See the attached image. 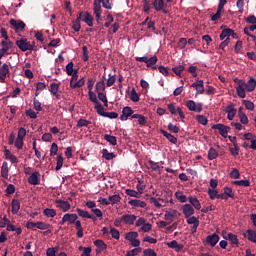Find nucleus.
I'll use <instances>...</instances> for the list:
<instances>
[{
	"label": "nucleus",
	"instance_id": "1",
	"mask_svg": "<svg viewBox=\"0 0 256 256\" xmlns=\"http://www.w3.org/2000/svg\"><path fill=\"white\" fill-rule=\"evenodd\" d=\"M17 47L20 49V51H33L35 48V42L31 44V42L27 41V38H21L20 40L16 41Z\"/></svg>",
	"mask_w": 256,
	"mask_h": 256
},
{
	"label": "nucleus",
	"instance_id": "2",
	"mask_svg": "<svg viewBox=\"0 0 256 256\" xmlns=\"http://www.w3.org/2000/svg\"><path fill=\"white\" fill-rule=\"evenodd\" d=\"M212 129H217L221 137H224V139H227V135L229 131H231V127L225 126V124H214Z\"/></svg>",
	"mask_w": 256,
	"mask_h": 256
},
{
	"label": "nucleus",
	"instance_id": "3",
	"mask_svg": "<svg viewBox=\"0 0 256 256\" xmlns=\"http://www.w3.org/2000/svg\"><path fill=\"white\" fill-rule=\"evenodd\" d=\"M239 83H241V85H243L245 87V89H246V91H248V93H251V91H255V87H256L255 78L251 77L247 83H245V81H243V80H240Z\"/></svg>",
	"mask_w": 256,
	"mask_h": 256
},
{
	"label": "nucleus",
	"instance_id": "4",
	"mask_svg": "<svg viewBox=\"0 0 256 256\" xmlns=\"http://www.w3.org/2000/svg\"><path fill=\"white\" fill-rule=\"evenodd\" d=\"M186 107L189 109V111H195L196 113H201V111H203V105L200 103L196 104L193 100L187 101Z\"/></svg>",
	"mask_w": 256,
	"mask_h": 256
},
{
	"label": "nucleus",
	"instance_id": "5",
	"mask_svg": "<svg viewBox=\"0 0 256 256\" xmlns=\"http://www.w3.org/2000/svg\"><path fill=\"white\" fill-rule=\"evenodd\" d=\"M224 112L228 113L227 119H229V121H233V119H235V115H237V109H235L234 104H230V105L226 106L224 108Z\"/></svg>",
	"mask_w": 256,
	"mask_h": 256
},
{
	"label": "nucleus",
	"instance_id": "6",
	"mask_svg": "<svg viewBox=\"0 0 256 256\" xmlns=\"http://www.w3.org/2000/svg\"><path fill=\"white\" fill-rule=\"evenodd\" d=\"M226 3L227 0H220L217 12L211 17V21H219V19H221V12L223 11V7H225Z\"/></svg>",
	"mask_w": 256,
	"mask_h": 256
},
{
	"label": "nucleus",
	"instance_id": "7",
	"mask_svg": "<svg viewBox=\"0 0 256 256\" xmlns=\"http://www.w3.org/2000/svg\"><path fill=\"white\" fill-rule=\"evenodd\" d=\"M77 219H79L77 214H65L60 222V225H65L67 222L70 223V225H73Z\"/></svg>",
	"mask_w": 256,
	"mask_h": 256
},
{
	"label": "nucleus",
	"instance_id": "8",
	"mask_svg": "<svg viewBox=\"0 0 256 256\" xmlns=\"http://www.w3.org/2000/svg\"><path fill=\"white\" fill-rule=\"evenodd\" d=\"M229 141H231V143H233L234 147H235V152H233V148H230V153L231 155H233V157H237V155H239V144H237V137L235 136H229L228 137Z\"/></svg>",
	"mask_w": 256,
	"mask_h": 256
},
{
	"label": "nucleus",
	"instance_id": "9",
	"mask_svg": "<svg viewBox=\"0 0 256 256\" xmlns=\"http://www.w3.org/2000/svg\"><path fill=\"white\" fill-rule=\"evenodd\" d=\"M206 243H207V245H210L211 247H215V245H217V243H219V236L217 235V233L208 235L206 237Z\"/></svg>",
	"mask_w": 256,
	"mask_h": 256
},
{
	"label": "nucleus",
	"instance_id": "10",
	"mask_svg": "<svg viewBox=\"0 0 256 256\" xmlns=\"http://www.w3.org/2000/svg\"><path fill=\"white\" fill-rule=\"evenodd\" d=\"M131 116H133V109L129 106L124 107L120 116L121 121H127Z\"/></svg>",
	"mask_w": 256,
	"mask_h": 256
},
{
	"label": "nucleus",
	"instance_id": "11",
	"mask_svg": "<svg viewBox=\"0 0 256 256\" xmlns=\"http://www.w3.org/2000/svg\"><path fill=\"white\" fill-rule=\"evenodd\" d=\"M182 211L186 219H189L191 215H194L195 209H193V206L191 204H185L182 206Z\"/></svg>",
	"mask_w": 256,
	"mask_h": 256
},
{
	"label": "nucleus",
	"instance_id": "12",
	"mask_svg": "<svg viewBox=\"0 0 256 256\" xmlns=\"http://www.w3.org/2000/svg\"><path fill=\"white\" fill-rule=\"evenodd\" d=\"M10 25H12V27H14L15 31H23V29H25V22H23L21 20L17 21L15 19H11Z\"/></svg>",
	"mask_w": 256,
	"mask_h": 256
},
{
	"label": "nucleus",
	"instance_id": "13",
	"mask_svg": "<svg viewBox=\"0 0 256 256\" xmlns=\"http://www.w3.org/2000/svg\"><path fill=\"white\" fill-rule=\"evenodd\" d=\"M137 221V216L131 214L122 215V222L126 225H133Z\"/></svg>",
	"mask_w": 256,
	"mask_h": 256
},
{
	"label": "nucleus",
	"instance_id": "14",
	"mask_svg": "<svg viewBox=\"0 0 256 256\" xmlns=\"http://www.w3.org/2000/svg\"><path fill=\"white\" fill-rule=\"evenodd\" d=\"M7 75H9V65L7 63H4L0 68V80L2 83L5 82Z\"/></svg>",
	"mask_w": 256,
	"mask_h": 256
},
{
	"label": "nucleus",
	"instance_id": "15",
	"mask_svg": "<svg viewBox=\"0 0 256 256\" xmlns=\"http://www.w3.org/2000/svg\"><path fill=\"white\" fill-rule=\"evenodd\" d=\"M153 6H154L156 11H163V13H165V14L169 13L168 10L163 9V7H165V1L164 0H154Z\"/></svg>",
	"mask_w": 256,
	"mask_h": 256
},
{
	"label": "nucleus",
	"instance_id": "16",
	"mask_svg": "<svg viewBox=\"0 0 256 256\" xmlns=\"http://www.w3.org/2000/svg\"><path fill=\"white\" fill-rule=\"evenodd\" d=\"M39 177H41L39 172L32 173V175L28 178V183H30V185H39Z\"/></svg>",
	"mask_w": 256,
	"mask_h": 256
},
{
	"label": "nucleus",
	"instance_id": "17",
	"mask_svg": "<svg viewBox=\"0 0 256 256\" xmlns=\"http://www.w3.org/2000/svg\"><path fill=\"white\" fill-rule=\"evenodd\" d=\"M55 203L59 205L58 207L62 209V211H69L71 209V204H69L67 201L63 200H56Z\"/></svg>",
	"mask_w": 256,
	"mask_h": 256
},
{
	"label": "nucleus",
	"instance_id": "18",
	"mask_svg": "<svg viewBox=\"0 0 256 256\" xmlns=\"http://www.w3.org/2000/svg\"><path fill=\"white\" fill-rule=\"evenodd\" d=\"M12 214L13 215H17L19 213V209H21V202H19V200L17 199H13L12 200Z\"/></svg>",
	"mask_w": 256,
	"mask_h": 256
},
{
	"label": "nucleus",
	"instance_id": "19",
	"mask_svg": "<svg viewBox=\"0 0 256 256\" xmlns=\"http://www.w3.org/2000/svg\"><path fill=\"white\" fill-rule=\"evenodd\" d=\"M170 249H175V251H183V244H179L177 240H173L167 243Z\"/></svg>",
	"mask_w": 256,
	"mask_h": 256
},
{
	"label": "nucleus",
	"instance_id": "20",
	"mask_svg": "<svg viewBox=\"0 0 256 256\" xmlns=\"http://www.w3.org/2000/svg\"><path fill=\"white\" fill-rule=\"evenodd\" d=\"M179 212L177 210H168L165 212L164 218L166 221H173Z\"/></svg>",
	"mask_w": 256,
	"mask_h": 256
},
{
	"label": "nucleus",
	"instance_id": "21",
	"mask_svg": "<svg viewBox=\"0 0 256 256\" xmlns=\"http://www.w3.org/2000/svg\"><path fill=\"white\" fill-rule=\"evenodd\" d=\"M94 245L99 249L96 250V253H101V251H105L107 249V244L103 240L94 241Z\"/></svg>",
	"mask_w": 256,
	"mask_h": 256
},
{
	"label": "nucleus",
	"instance_id": "22",
	"mask_svg": "<svg viewBox=\"0 0 256 256\" xmlns=\"http://www.w3.org/2000/svg\"><path fill=\"white\" fill-rule=\"evenodd\" d=\"M188 200H189V203H191V205H193V207L197 211H199L201 209V202H199L197 197L189 196Z\"/></svg>",
	"mask_w": 256,
	"mask_h": 256
},
{
	"label": "nucleus",
	"instance_id": "23",
	"mask_svg": "<svg viewBox=\"0 0 256 256\" xmlns=\"http://www.w3.org/2000/svg\"><path fill=\"white\" fill-rule=\"evenodd\" d=\"M161 133L164 137H166V139H168V141H170V143H173L174 145L177 144V137L173 136L165 130H161Z\"/></svg>",
	"mask_w": 256,
	"mask_h": 256
},
{
	"label": "nucleus",
	"instance_id": "24",
	"mask_svg": "<svg viewBox=\"0 0 256 256\" xmlns=\"http://www.w3.org/2000/svg\"><path fill=\"white\" fill-rule=\"evenodd\" d=\"M1 177H3V179H9V167L7 166V162H3L2 164Z\"/></svg>",
	"mask_w": 256,
	"mask_h": 256
},
{
	"label": "nucleus",
	"instance_id": "25",
	"mask_svg": "<svg viewBox=\"0 0 256 256\" xmlns=\"http://www.w3.org/2000/svg\"><path fill=\"white\" fill-rule=\"evenodd\" d=\"M129 205H132V207H142V208H145L147 207V203H145L144 201H141V200H130L129 202Z\"/></svg>",
	"mask_w": 256,
	"mask_h": 256
},
{
	"label": "nucleus",
	"instance_id": "26",
	"mask_svg": "<svg viewBox=\"0 0 256 256\" xmlns=\"http://www.w3.org/2000/svg\"><path fill=\"white\" fill-rule=\"evenodd\" d=\"M132 119H138L139 125H147V117L140 114H133Z\"/></svg>",
	"mask_w": 256,
	"mask_h": 256
},
{
	"label": "nucleus",
	"instance_id": "27",
	"mask_svg": "<svg viewBox=\"0 0 256 256\" xmlns=\"http://www.w3.org/2000/svg\"><path fill=\"white\" fill-rule=\"evenodd\" d=\"M231 33H233V29H231V28L223 29L220 34L221 41H223V39H225V37H227V39H229V37H231Z\"/></svg>",
	"mask_w": 256,
	"mask_h": 256
},
{
	"label": "nucleus",
	"instance_id": "28",
	"mask_svg": "<svg viewBox=\"0 0 256 256\" xmlns=\"http://www.w3.org/2000/svg\"><path fill=\"white\" fill-rule=\"evenodd\" d=\"M226 240L230 241L232 245H236V247H239V239L237 238V235L229 233Z\"/></svg>",
	"mask_w": 256,
	"mask_h": 256
},
{
	"label": "nucleus",
	"instance_id": "29",
	"mask_svg": "<svg viewBox=\"0 0 256 256\" xmlns=\"http://www.w3.org/2000/svg\"><path fill=\"white\" fill-rule=\"evenodd\" d=\"M102 155L106 161H111V159H115V153L109 152L107 149L102 150Z\"/></svg>",
	"mask_w": 256,
	"mask_h": 256
},
{
	"label": "nucleus",
	"instance_id": "30",
	"mask_svg": "<svg viewBox=\"0 0 256 256\" xmlns=\"http://www.w3.org/2000/svg\"><path fill=\"white\" fill-rule=\"evenodd\" d=\"M74 223L77 229V233H76L77 237L79 238L83 237V226L81 225V221L76 220Z\"/></svg>",
	"mask_w": 256,
	"mask_h": 256
},
{
	"label": "nucleus",
	"instance_id": "31",
	"mask_svg": "<svg viewBox=\"0 0 256 256\" xmlns=\"http://www.w3.org/2000/svg\"><path fill=\"white\" fill-rule=\"evenodd\" d=\"M94 109H96L98 115H101V117H105L107 112H105V108L103 107V105L100 104V102L95 104Z\"/></svg>",
	"mask_w": 256,
	"mask_h": 256
},
{
	"label": "nucleus",
	"instance_id": "32",
	"mask_svg": "<svg viewBox=\"0 0 256 256\" xmlns=\"http://www.w3.org/2000/svg\"><path fill=\"white\" fill-rule=\"evenodd\" d=\"M77 213L79 217H83L84 219H93V216L89 214V212L82 210L81 208H77Z\"/></svg>",
	"mask_w": 256,
	"mask_h": 256
},
{
	"label": "nucleus",
	"instance_id": "33",
	"mask_svg": "<svg viewBox=\"0 0 256 256\" xmlns=\"http://www.w3.org/2000/svg\"><path fill=\"white\" fill-rule=\"evenodd\" d=\"M98 99L104 103V107H109V101L107 100V95L103 92H97Z\"/></svg>",
	"mask_w": 256,
	"mask_h": 256
},
{
	"label": "nucleus",
	"instance_id": "34",
	"mask_svg": "<svg viewBox=\"0 0 256 256\" xmlns=\"http://www.w3.org/2000/svg\"><path fill=\"white\" fill-rule=\"evenodd\" d=\"M217 157H219V153L217 152V150H215V148H210V150L208 151L209 161H213V159H217Z\"/></svg>",
	"mask_w": 256,
	"mask_h": 256
},
{
	"label": "nucleus",
	"instance_id": "35",
	"mask_svg": "<svg viewBox=\"0 0 256 256\" xmlns=\"http://www.w3.org/2000/svg\"><path fill=\"white\" fill-rule=\"evenodd\" d=\"M7 231H16L17 235H21V233H23V229H21V227L16 228L15 225L13 224H7Z\"/></svg>",
	"mask_w": 256,
	"mask_h": 256
},
{
	"label": "nucleus",
	"instance_id": "36",
	"mask_svg": "<svg viewBox=\"0 0 256 256\" xmlns=\"http://www.w3.org/2000/svg\"><path fill=\"white\" fill-rule=\"evenodd\" d=\"M233 185H238L239 187H250L251 182L249 180H236Z\"/></svg>",
	"mask_w": 256,
	"mask_h": 256
},
{
	"label": "nucleus",
	"instance_id": "37",
	"mask_svg": "<svg viewBox=\"0 0 256 256\" xmlns=\"http://www.w3.org/2000/svg\"><path fill=\"white\" fill-rule=\"evenodd\" d=\"M105 91V80L96 83V93H103Z\"/></svg>",
	"mask_w": 256,
	"mask_h": 256
},
{
	"label": "nucleus",
	"instance_id": "38",
	"mask_svg": "<svg viewBox=\"0 0 256 256\" xmlns=\"http://www.w3.org/2000/svg\"><path fill=\"white\" fill-rule=\"evenodd\" d=\"M247 239L248 241H251L252 243H256V232L253 230H247Z\"/></svg>",
	"mask_w": 256,
	"mask_h": 256
},
{
	"label": "nucleus",
	"instance_id": "39",
	"mask_svg": "<svg viewBox=\"0 0 256 256\" xmlns=\"http://www.w3.org/2000/svg\"><path fill=\"white\" fill-rule=\"evenodd\" d=\"M104 139L105 141H108V143H110V145H117V137L106 134L104 135Z\"/></svg>",
	"mask_w": 256,
	"mask_h": 256
},
{
	"label": "nucleus",
	"instance_id": "40",
	"mask_svg": "<svg viewBox=\"0 0 256 256\" xmlns=\"http://www.w3.org/2000/svg\"><path fill=\"white\" fill-rule=\"evenodd\" d=\"M72 29L75 30L76 33L81 31V20L79 18H76V20L72 22Z\"/></svg>",
	"mask_w": 256,
	"mask_h": 256
},
{
	"label": "nucleus",
	"instance_id": "41",
	"mask_svg": "<svg viewBox=\"0 0 256 256\" xmlns=\"http://www.w3.org/2000/svg\"><path fill=\"white\" fill-rule=\"evenodd\" d=\"M236 93L238 95V97H240L241 99H245L246 97V94H245V88H243V85H239L237 88H236Z\"/></svg>",
	"mask_w": 256,
	"mask_h": 256
},
{
	"label": "nucleus",
	"instance_id": "42",
	"mask_svg": "<svg viewBox=\"0 0 256 256\" xmlns=\"http://www.w3.org/2000/svg\"><path fill=\"white\" fill-rule=\"evenodd\" d=\"M101 14V2L100 0H94V15Z\"/></svg>",
	"mask_w": 256,
	"mask_h": 256
},
{
	"label": "nucleus",
	"instance_id": "43",
	"mask_svg": "<svg viewBox=\"0 0 256 256\" xmlns=\"http://www.w3.org/2000/svg\"><path fill=\"white\" fill-rule=\"evenodd\" d=\"M43 214L46 217H55V215H57V211H55V209L46 208L44 209Z\"/></svg>",
	"mask_w": 256,
	"mask_h": 256
},
{
	"label": "nucleus",
	"instance_id": "44",
	"mask_svg": "<svg viewBox=\"0 0 256 256\" xmlns=\"http://www.w3.org/2000/svg\"><path fill=\"white\" fill-rule=\"evenodd\" d=\"M137 237H139V234L137 232H128L125 236L126 241H134Z\"/></svg>",
	"mask_w": 256,
	"mask_h": 256
},
{
	"label": "nucleus",
	"instance_id": "45",
	"mask_svg": "<svg viewBox=\"0 0 256 256\" xmlns=\"http://www.w3.org/2000/svg\"><path fill=\"white\" fill-rule=\"evenodd\" d=\"M108 201H110L112 205H115V203H119V201H121V196L118 194L109 196Z\"/></svg>",
	"mask_w": 256,
	"mask_h": 256
},
{
	"label": "nucleus",
	"instance_id": "46",
	"mask_svg": "<svg viewBox=\"0 0 256 256\" xmlns=\"http://www.w3.org/2000/svg\"><path fill=\"white\" fill-rule=\"evenodd\" d=\"M130 99L131 101H133V103H138L139 101V94H137V91H135V88L131 90Z\"/></svg>",
	"mask_w": 256,
	"mask_h": 256
},
{
	"label": "nucleus",
	"instance_id": "47",
	"mask_svg": "<svg viewBox=\"0 0 256 256\" xmlns=\"http://www.w3.org/2000/svg\"><path fill=\"white\" fill-rule=\"evenodd\" d=\"M175 197L180 203H187V196L183 195L182 192H176Z\"/></svg>",
	"mask_w": 256,
	"mask_h": 256
},
{
	"label": "nucleus",
	"instance_id": "48",
	"mask_svg": "<svg viewBox=\"0 0 256 256\" xmlns=\"http://www.w3.org/2000/svg\"><path fill=\"white\" fill-rule=\"evenodd\" d=\"M242 103L248 111H253V109H255V104L249 100H243Z\"/></svg>",
	"mask_w": 256,
	"mask_h": 256
},
{
	"label": "nucleus",
	"instance_id": "49",
	"mask_svg": "<svg viewBox=\"0 0 256 256\" xmlns=\"http://www.w3.org/2000/svg\"><path fill=\"white\" fill-rule=\"evenodd\" d=\"M88 95H89V100H90L92 103H95V105H97V103H99V100L97 99V94H95V93L93 92V90H92V91H89V92H88Z\"/></svg>",
	"mask_w": 256,
	"mask_h": 256
},
{
	"label": "nucleus",
	"instance_id": "50",
	"mask_svg": "<svg viewBox=\"0 0 256 256\" xmlns=\"http://www.w3.org/2000/svg\"><path fill=\"white\" fill-rule=\"evenodd\" d=\"M84 23L88 25V27H93L94 18L91 14H86V19H83Z\"/></svg>",
	"mask_w": 256,
	"mask_h": 256
},
{
	"label": "nucleus",
	"instance_id": "51",
	"mask_svg": "<svg viewBox=\"0 0 256 256\" xmlns=\"http://www.w3.org/2000/svg\"><path fill=\"white\" fill-rule=\"evenodd\" d=\"M196 119H197L198 123H200L201 125H207V123H209V120L207 119V117H205L203 115H197Z\"/></svg>",
	"mask_w": 256,
	"mask_h": 256
},
{
	"label": "nucleus",
	"instance_id": "52",
	"mask_svg": "<svg viewBox=\"0 0 256 256\" xmlns=\"http://www.w3.org/2000/svg\"><path fill=\"white\" fill-rule=\"evenodd\" d=\"M208 195L210 197V199H217V197H219V192L215 189H208Z\"/></svg>",
	"mask_w": 256,
	"mask_h": 256
},
{
	"label": "nucleus",
	"instance_id": "53",
	"mask_svg": "<svg viewBox=\"0 0 256 256\" xmlns=\"http://www.w3.org/2000/svg\"><path fill=\"white\" fill-rule=\"evenodd\" d=\"M172 71L175 73V75L181 76V73H183V71H185V66H183V65L176 66L172 69Z\"/></svg>",
	"mask_w": 256,
	"mask_h": 256
},
{
	"label": "nucleus",
	"instance_id": "54",
	"mask_svg": "<svg viewBox=\"0 0 256 256\" xmlns=\"http://www.w3.org/2000/svg\"><path fill=\"white\" fill-rule=\"evenodd\" d=\"M158 61L157 56H152L151 58H148L146 62V67H152V65H155Z\"/></svg>",
	"mask_w": 256,
	"mask_h": 256
},
{
	"label": "nucleus",
	"instance_id": "55",
	"mask_svg": "<svg viewBox=\"0 0 256 256\" xmlns=\"http://www.w3.org/2000/svg\"><path fill=\"white\" fill-rule=\"evenodd\" d=\"M50 92H51L52 95H57V93L59 92V84L52 83L50 85Z\"/></svg>",
	"mask_w": 256,
	"mask_h": 256
},
{
	"label": "nucleus",
	"instance_id": "56",
	"mask_svg": "<svg viewBox=\"0 0 256 256\" xmlns=\"http://www.w3.org/2000/svg\"><path fill=\"white\" fill-rule=\"evenodd\" d=\"M36 227L37 229H41L42 231H45V229H49L51 227V224H46L44 222H37Z\"/></svg>",
	"mask_w": 256,
	"mask_h": 256
},
{
	"label": "nucleus",
	"instance_id": "57",
	"mask_svg": "<svg viewBox=\"0 0 256 256\" xmlns=\"http://www.w3.org/2000/svg\"><path fill=\"white\" fill-rule=\"evenodd\" d=\"M110 233H111V236L113 237V239L119 240L120 237H121V234L119 233V230H117L115 228H111Z\"/></svg>",
	"mask_w": 256,
	"mask_h": 256
},
{
	"label": "nucleus",
	"instance_id": "58",
	"mask_svg": "<svg viewBox=\"0 0 256 256\" xmlns=\"http://www.w3.org/2000/svg\"><path fill=\"white\" fill-rule=\"evenodd\" d=\"M88 125H91V121H88L86 119L78 120L77 127H87Z\"/></svg>",
	"mask_w": 256,
	"mask_h": 256
},
{
	"label": "nucleus",
	"instance_id": "59",
	"mask_svg": "<svg viewBox=\"0 0 256 256\" xmlns=\"http://www.w3.org/2000/svg\"><path fill=\"white\" fill-rule=\"evenodd\" d=\"M1 44L3 45L2 49H6V51H9V49H11V47H13V42H11L9 40L2 41Z\"/></svg>",
	"mask_w": 256,
	"mask_h": 256
},
{
	"label": "nucleus",
	"instance_id": "60",
	"mask_svg": "<svg viewBox=\"0 0 256 256\" xmlns=\"http://www.w3.org/2000/svg\"><path fill=\"white\" fill-rule=\"evenodd\" d=\"M224 194H226V196H228V199H229V197L231 199H233V197H235V193H233V189L229 188V187L224 188Z\"/></svg>",
	"mask_w": 256,
	"mask_h": 256
},
{
	"label": "nucleus",
	"instance_id": "61",
	"mask_svg": "<svg viewBox=\"0 0 256 256\" xmlns=\"http://www.w3.org/2000/svg\"><path fill=\"white\" fill-rule=\"evenodd\" d=\"M61 167H63V156L62 155H58L57 156V164H56V171H59V169H61Z\"/></svg>",
	"mask_w": 256,
	"mask_h": 256
},
{
	"label": "nucleus",
	"instance_id": "62",
	"mask_svg": "<svg viewBox=\"0 0 256 256\" xmlns=\"http://www.w3.org/2000/svg\"><path fill=\"white\" fill-rule=\"evenodd\" d=\"M187 223L188 225H199V219H197V217L192 216V217H188L187 219Z\"/></svg>",
	"mask_w": 256,
	"mask_h": 256
},
{
	"label": "nucleus",
	"instance_id": "63",
	"mask_svg": "<svg viewBox=\"0 0 256 256\" xmlns=\"http://www.w3.org/2000/svg\"><path fill=\"white\" fill-rule=\"evenodd\" d=\"M144 256H157V252L155 250L148 248L143 251Z\"/></svg>",
	"mask_w": 256,
	"mask_h": 256
},
{
	"label": "nucleus",
	"instance_id": "64",
	"mask_svg": "<svg viewBox=\"0 0 256 256\" xmlns=\"http://www.w3.org/2000/svg\"><path fill=\"white\" fill-rule=\"evenodd\" d=\"M59 250V248H48L46 251V255L47 256H56L55 253H57V251Z\"/></svg>",
	"mask_w": 256,
	"mask_h": 256
}]
</instances>
